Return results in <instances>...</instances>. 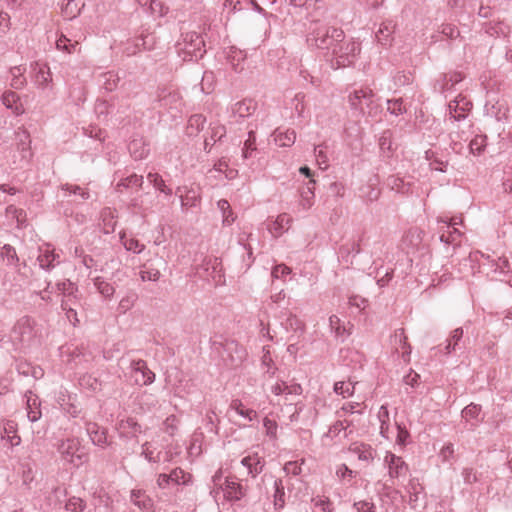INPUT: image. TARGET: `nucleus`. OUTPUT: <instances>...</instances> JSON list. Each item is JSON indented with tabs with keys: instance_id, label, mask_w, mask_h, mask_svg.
<instances>
[{
	"instance_id": "nucleus-26",
	"label": "nucleus",
	"mask_w": 512,
	"mask_h": 512,
	"mask_svg": "<svg viewBox=\"0 0 512 512\" xmlns=\"http://www.w3.org/2000/svg\"><path fill=\"white\" fill-rule=\"evenodd\" d=\"M315 184L316 181L314 179H309L300 190V205L305 210L310 209L313 205Z\"/></svg>"
},
{
	"instance_id": "nucleus-60",
	"label": "nucleus",
	"mask_w": 512,
	"mask_h": 512,
	"mask_svg": "<svg viewBox=\"0 0 512 512\" xmlns=\"http://www.w3.org/2000/svg\"><path fill=\"white\" fill-rule=\"evenodd\" d=\"M354 385L343 381L336 382L334 384V391L338 395H342L344 398L353 395Z\"/></svg>"
},
{
	"instance_id": "nucleus-63",
	"label": "nucleus",
	"mask_w": 512,
	"mask_h": 512,
	"mask_svg": "<svg viewBox=\"0 0 512 512\" xmlns=\"http://www.w3.org/2000/svg\"><path fill=\"white\" fill-rule=\"evenodd\" d=\"M387 110L394 115H400L406 112V108L403 105V100L401 98L399 99H393L387 101Z\"/></svg>"
},
{
	"instance_id": "nucleus-46",
	"label": "nucleus",
	"mask_w": 512,
	"mask_h": 512,
	"mask_svg": "<svg viewBox=\"0 0 512 512\" xmlns=\"http://www.w3.org/2000/svg\"><path fill=\"white\" fill-rule=\"evenodd\" d=\"M170 480L176 485H188L192 482V475L181 468H175L170 473Z\"/></svg>"
},
{
	"instance_id": "nucleus-10",
	"label": "nucleus",
	"mask_w": 512,
	"mask_h": 512,
	"mask_svg": "<svg viewBox=\"0 0 512 512\" xmlns=\"http://www.w3.org/2000/svg\"><path fill=\"white\" fill-rule=\"evenodd\" d=\"M384 462L388 466L389 476L392 479L405 476L409 470L406 462L392 452L386 453Z\"/></svg>"
},
{
	"instance_id": "nucleus-50",
	"label": "nucleus",
	"mask_w": 512,
	"mask_h": 512,
	"mask_svg": "<svg viewBox=\"0 0 512 512\" xmlns=\"http://www.w3.org/2000/svg\"><path fill=\"white\" fill-rule=\"evenodd\" d=\"M141 50H143V48H142V45H141L140 38L138 36V37H135L133 39H128L123 44L122 53L125 54L126 56L130 57V56L136 55Z\"/></svg>"
},
{
	"instance_id": "nucleus-12",
	"label": "nucleus",
	"mask_w": 512,
	"mask_h": 512,
	"mask_svg": "<svg viewBox=\"0 0 512 512\" xmlns=\"http://www.w3.org/2000/svg\"><path fill=\"white\" fill-rule=\"evenodd\" d=\"M117 430L119 435L125 438H135L143 432L142 426L133 417L119 420Z\"/></svg>"
},
{
	"instance_id": "nucleus-39",
	"label": "nucleus",
	"mask_w": 512,
	"mask_h": 512,
	"mask_svg": "<svg viewBox=\"0 0 512 512\" xmlns=\"http://www.w3.org/2000/svg\"><path fill=\"white\" fill-rule=\"evenodd\" d=\"M39 266L44 270H51L55 267L54 263V250L46 248L45 250L40 249V253L37 257Z\"/></svg>"
},
{
	"instance_id": "nucleus-28",
	"label": "nucleus",
	"mask_w": 512,
	"mask_h": 512,
	"mask_svg": "<svg viewBox=\"0 0 512 512\" xmlns=\"http://www.w3.org/2000/svg\"><path fill=\"white\" fill-rule=\"evenodd\" d=\"M387 186L397 193L408 194L411 192L412 183L397 175H391L387 178Z\"/></svg>"
},
{
	"instance_id": "nucleus-6",
	"label": "nucleus",
	"mask_w": 512,
	"mask_h": 512,
	"mask_svg": "<svg viewBox=\"0 0 512 512\" xmlns=\"http://www.w3.org/2000/svg\"><path fill=\"white\" fill-rule=\"evenodd\" d=\"M472 122H452L450 124V147L457 154H463L465 151V143L470 140L473 135Z\"/></svg>"
},
{
	"instance_id": "nucleus-33",
	"label": "nucleus",
	"mask_w": 512,
	"mask_h": 512,
	"mask_svg": "<svg viewBox=\"0 0 512 512\" xmlns=\"http://www.w3.org/2000/svg\"><path fill=\"white\" fill-rule=\"evenodd\" d=\"M481 410V405L472 402L462 410L461 415L467 422L475 420V423L471 425L476 427L479 422L483 421V418H479Z\"/></svg>"
},
{
	"instance_id": "nucleus-25",
	"label": "nucleus",
	"mask_w": 512,
	"mask_h": 512,
	"mask_svg": "<svg viewBox=\"0 0 512 512\" xmlns=\"http://www.w3.org/2000/svg\"><path fill=\"white\" fill-rule=\"evenodd\" d=\"M361 252V246L359 242H347L339 248V258L347 263L352 264V258Z\"/></svg>"
},
{
	"instance_id": "nucleus-34",
	"label": "nucleus",
	"mask_w": 512,
	"mask_h": 512,
	"mask_svg": "<svg viewBox=\"0 0 512 512\" xmlns=\"http://www.w3.org/2000/svg\"><path fill=\"white\" fill-rule=\"evenodd\" d=\"M292 222V218L287 213H282L278 215L276 220L273 222L270 231L273 233L275 237L280 236L285 230L288 229L290 223Z\"/></svg>"
},
{
	"instance_id": "nucleus-32",
	"label": "nucleus",
	"mask_w": 512,
	"mask_h": 512,
	"mask_svg": "<svg viewBox=\"0 0 512 512\" xmlns=\"http://www.w3.org/2000/svg\"><path fill=\"white\" fill-rule=\"evenodd\" d=\"M281 326L287 331H293L301 335L304 332V323L295 315L285 314V319L281 321Z\"/></svg>"
},
{
	"instance_id": "nucleus-42",
	"label": "nucleus",
	"mask_w": 512,
	"mask_h": 512,
	"mask_svg": "<svg viewBox=\"0 0 512 512\" xmlns=\"http://www.w3.org/2000/svg\"><path fill=\"white\" fill-rule=\"evenodd\" d=\"M120 241L127 251L140 254L144 251L145 245L140 243L136 238H128L124 232L120 233Z\"/></svg>"
},
{
	"instance_id": "nucleus-16",
	"label": "nucleus",
	"mask_w": 512,
	"mask_h": 512,
	"mask_svg": "<svg viewBox=\"0 0 512 512\" xmlns=\"http://www.w3.org/2000/svg\"><path fill=\"white\" fill-rule=\"evenodd\" d=\"M348 450L357 455L358 459L366 464H370L374 459L375 450L369 444L353 442L350 444Z\"/></svg>"
},
{
	"instance_id": "nucleus-64",
	"label": "nucleus",
	"mask_w": 512,
	"mask_h": 512,
	"mask_svg": "<svg viewBox=\"0 0 512 512\" xmlns=\"http://www.w3.org/2000/svg\"><path fill=\"white\" fill-rule=\"evenodd\" d=\"M394 84L398 87L409 85L413 82L414 76L411 72H398L394 77Z\"/></svg>"
},
{
	"instance_id": "nucleus-9",
	"label": "nucleus",
	"mask_w": 512,
	"mask_h": 512,
	"mask_svg": "<svg viewBox=\"0 0 512 512\" xmlns=\"http://www.w3.org/2000/svg\"><path fill=\"white\" fill-rule=\"evenodd\" d=\"M224 496L229 501H239L247 493V487L242 485L235 477H227L221 485Z\"/></svg>"
},
{
	"instance_id": "nucleus-55",
	"label": "nucleus",
	"mask_w": 512,
	"mask_h": 512,
	"mask_svg": "<svg viewBox=\"0 0 512 512\" xmlns=\"http://www.w3.org/2000/svg\"><path fill=\"white\" fill-rule=\"evenodd\" d=\"M78 45L79 43L77 41L70 43V40L65 35H61L56 41L57 49L65 51L69 54L75 52L78 48Z\"/></svg>"
},
{
	"instance_id": "nucleus-24",
	"label": "nucleus",
	"mask_w": 512,
	"mask_h": 512,
	"mask_svg": "<svg viewBox=\"0 0 512 512\" xmlns=\"http://www.w3.org/2000/svg\"><path fill=\"white\" fill-rule=\"evenodd\" d=\"M226 135V128L222 124H214L210 126V135L204 140V150L206 152L211 151V147L217 142L221 141Z\"/></svg>"
},
{
	"instance_id": "nucleus-56",
	"label": "nucleus",
	"mask_w": 512,
	"mask_h": 512,
	"mask_svg": "<svg viewBox=\"0 0 512 512\" xmlns=\"http://www.w3.org/2000/svg\"><path fill=\"white\" fill-rule=\"evenodd\" d=\"M363 98L360 97V89H355L349 95V103L352 109L360 111L362 114H366L365 106L362 104Z\"/></svg>"
},
{
	"instance_id": "nucleus-14",
	"label": "nucleus",
	"mask_w": 512,
	"mask_h": 512,
	"mask_svg": "<svg viewBox=\"0 0 512 512\" xmlns=\"http://www.w3.org/2000/svg\"><path fill=\"white\" fill-rule=\"evenodd\" d=\"M130 367L135 373H140L141 375V379L136 378L137 383L149 385L154 382L155 374L148 368L146 361L142 359L132 360Z\"/></svg>"
},
{
	"instance_id": "nucleus-19",
	"label": "nucleus",
	"mask_w": 512,
	"mask_h": 512,
	"mask_svg": "<svg viewBox=\"0 0 512 512\" xmlns=\"http://www.w3.org/2000/svg\"><path fill=\"white\" fill-rule=\"evenodd\" d=\"M463 329L461 327L454 329L449 338L446 340V344L443 348L438 346L439 352H443L444 355H450L457 349L462 348Z\"/></svg>"
},
{
	"instance_id": "nucleus-27",
	"label": "nucleus",
	"mask_w": 512,
	"mask_h": 512,
	"mask_svg": "<svg viewBox=\"0 0 512 512\" xmlns=\"http://www.w3.org/2000/svg\"><path fill=\"white\" fill-rule=\"evenodd\" d=\"M206 124V117L202 114H193L189 117L186 126V134L189 137L197 136Z\"/></svg>"
},
{
	"instance_id": "nucleus-45",
	"label": "nucleus",
	"mask_w": 512,
	"mask_h": 512,
	"mask_svg": "<svg viewBox=\"0 0 512 512\" xmlns=\"http://www.w3.org/2000/svg\"><path fill=\"white\" fill-rule=\"evenodd\" d=\"M274 506L275 509H282L285 506V490L281 479L274 481Z\"/></svg>"
},
{
	"instance_id": "nucleus-57",
	"label": "nucleus",
	"mask_w": 512,
	"mask_h": 512,
	"mask_svg": "<svg viewBox=\"0 0 512 512\" xmlns=\"http://www.w3.org/2000/svg\"><path fill=\"white\" fill-rule=\"evenodd\" d=\"M327 146L325 144H320L314 148V154L316 157V161L320 168H326L328 166V156L326 154Z\"/></svg>"
},
{
	"instance_id": "nucleus-52",
	"label": "nucleus",
	"mask_w": 512,
	"mask_h": 512,
	"mask_svg": "<svg viewBox=\"0 0 512 512\" xmlns=\"http://www.w3.org/2000/svg\"><path fill=\"white\" fill-rule=\"evenodd\" d=\"M15 139L17 141V147L20 151L26 152L29 150L31 140L29 133L25 129L19 128L15 132Z\"/></svg>"
},
{
	"instance_id": "nucleus-58",
	"label": "nucleus",
	"mask_w": 512,
	"mask_h": 512,
	"mask_svg": "<svg viewBox=\"0 0 512 512\" xmlns=\"http://www.w3.org/2000/svg\"><path fill=\"white\" fill-rule=\"evenodd\" d=\"M168 10V7L160 0H152L149 7L147 8V12H150L152 15L159 17L166 15Z\"/></svg>"
},
{
	"instance_id": "nucleus-13",
	"label": "nucleus",
	"mask_w": 512,
	"mask_h": 512,
	"mask_svg": "<svg viewBox=\"0 0 512 512\" xmlns=\"http://www.w3.org/2000/svg\"><path fill=\"white\" fill-rule=\"evenodd\" d=\"M176 194H179L182 209L196 207L200 202L199 191L194 188L178 187Z\"/></svg>"
},
{
	"instance_id": "nucleus-61",
	"label": "nucleus",
	"mask_w": 512,
	"mask_h": 512,
	"mask_svg": "<svg viewBox=\"0 0 512 512\" xmlns=\"http://www.w3.org/2000/svg\"><path fill=\"white\" fill-rule=\"evenodd\" d=\"M454 86H451L448 76H441L436 80L434 84V90L436 92H439L440 94H443L446 97V93L450 90H452Z\"/></svg>"
},
{
	"instance_id": "nucleus-54",
	"label": "nucleus",
	"mask_w": 512,
	"mask_h": 512,
	"mask_svg": "<svg viewBox=\"0 0 512 512\" xmlns=\"http://www.w3.org/2000/svg\"><path fill=\"white\" fill-rule=\"evenodd\" d=\"M137 298L138 296L134 292H131L123 297L118 304L117 309L119 313L125 314L127 311H129L134 306Z\"/></svg>"
},
{
	"instance_id": "nucleus-4",
	"label": "nucleus",
	"mask_w": 512,
	"mask_h": 512,
	"mask_svg": "<svg viewBox=\"0 0 512 512\" xmlns=\"http://www.w3.org/2000/svg\"><path fill=\"white\" fill-rule=\"evenodd\" d=\"M359 52L360 44L345 37L343 41L337 42L326 56L330 57L331 67L338 69L351 65Z\"/></svg>"
},
{
	"instance_id": "nucleus-7",
	"label": "nucleus",
	"mask_w": 512,
	"mask_h": 512,
	"mask_svg": "<svg viewBox=\"0 0 512 512\" xmlns=\"http://www.w3.org/2000/svg\"><path fill=\"white\" fill-rule=\"evenodd\" d=\"M58 452L62 458L78 467L87 461L88 456L81 447L78 438H67L62 440L57 447Z\"/></svg>"
},
{
	"instance_id": "nucleus-23",
	"label": "nucleus",
	"mask_w": 512,
	"mask_h": 512,
	"mask_svg": "<svg viewBox=\"0 0 512 512\" xmlns=\"http://www.w3.org/2000/svg\"><path fill=\"white\" fill-rule=\"evenodd\" d=\"M131 501L144 512H153V500L143 490H132Z\"/></svg>"
},
{
	"instance_id": "nucleus-30",
	"label": "nucleus",
	"mask_w": 512,
	"mask_h": 512,
	"mask_svg": "<svg viewBox=\"0 0 512 512\" xmlns=\"http://www.w3.org/2000/svg\"><path fill=\"white\" fill-rule=\"evenodd\" d=\"M273 135L275 143L280 147H290L296 140V132L293 129H287L286 131L277 129Z\"/></svg>"
},
{
	"instance_id": "nucleus-59",
	"label": "nucleus",
	"mask_w": 512,
	"mask_h": 512,
	"mask_svg": "<svg viewBox=\"0 0 512 512\" xmlns=\"http://www.w3.org/2000/svg\"><path fill=\"white\" fill-rule=\"evenodd\" d=\"M143 183H144V180H143V176L141 175H137V174H132L124 179H122L119 183H118V187H125V188H128V187H131V186H136L138 188H141L143 186Z\"/></svg>"
},
{
	"instance_id": "nucleus-11",
	"label": "nucleus",
	"mask_w": 512,
	"mask_h": 512,
	"mask_svg": "<svg viewBox=\"0 0 512 512\" xmlns=\"http://www.w3.org/2000/svg\"><path fill=\"white\" fill-rule=\"evenodd\" d=\"M241 465L247 469V474L252 478H255L262 473L266 461L263 456H260L257 452H250L247 456L241 460Z\"/></svg>"
},
{
	"instance_id": "nucleus-15",
	"label": "nucleus",
	"mask_w": 512,
	"mask_h": 512,
	"mask_svg": "<svg viewBox=\"0 0 512 512\" xmlns=\"http://www.w3.org/2000/svg\"><path fill=\"white\" fill-rule=\"evenodd\" d=\"M257 104L252 99H244L235 103L232 106V116L236 119V121H240L246 117H249L254 114L256 111Z\"/></svg>"
},
{
	"instance_id": "nucleus-41",
	"label": "nucleus",
	"mask_w": 512,
	"mask_h": 512,
	"mask_svg": "<svg viewBox=\"0 0 512 512\" xmlns=\"http://www.w3.org/2000/svg\"><path fill=\"white\" fill-rule=\"evenodd\" d=\"M230 409L234 410L237 414L248 419L249 421H252L254 418L257 417V412L253 409L246 408L243 405L242 401L239 399L232 400L230 404Z\"/></svg>"
},
{
	"instance_id": "nucleus-29",
	"label": "nucleus",
	"mask_w": 512,
	"mask_h": 512,
	"mask_svg": "<svg viewBox=\"0 0 512 512\" xmlns=\"http://www.w3.org/2000/svg\"><path fill=\"white\" fill-rule=\"evenodd\" d=\"M19 95L11 90L5 91L2 95V103L7 109H11L16 114L23 113V108Z\"/></svg>"
},
{
	"instance_id": "nucleus-3",
	"label": "nucleus",
	"mask_w": 512,
	"mask_h": 512,
	"mask_svg": "<svg viewBox=\"0 0 512 512\" xmlns=\"http://www.w3.org/2000/svg\"><path fill=\"white\" fill-rule=\"evenodd\" d=\"M177 51L184 61H198L206 53L205 41L197 32L183 33L181 41L177 42Z\"/></svg>"
},
{
	"instance_id": "nucleus-38",
	"label": "nucleus",
	"mask_w": 512,
	"mask_h": 512,
	"mask_svg": "<svg viewBox=\"0 0 512 512\" xmlns=\"http://www.w3.org/2000/svg\"><path fill=\"white\" fill-rule=\"evenodd\" d=\"M93 283L97 291L105 298L110 299L115 293L114 286L106 281L103 277H95Z\"/></svg>"
},
{
	"instance_id": "nucleus-53",
	"label": "nucleus",
	"mask_w": 512,
	"mask_h": 512,
	"mask_svg": "<svg viewBox=\"0 0 512 512\" xmlns=\"http://www.w3.org/2000/svg\"><path fill=\"white\" fill-rule=\"evenodd\" d=\"M256 151V136L254 131H249L248 138L244 142V147L242 149V157L244 159L251 158L253 152Z\"/></svg>"
},
{
	"instance_id": "nucleus-37",
	"label": "nucleus",
	"mask_w": 512,
	"mask_h": 512,
	"mask_svg": "<svg viewBox=\"0 0 512 512\" xmlns=\"http://www.w3.org/2000/svg\"><path fill=\"white\" fill-rule=\"evenodd\" d=\"M52 82V74L47 65L39 67L35 75V84L39 89H46Z\"/></svg>"
},
{
	"instance_id": "nucleus-51",
	"label": "nucleus",
	"mask_w": 512,
	"mask_h": 512,
	"mask_svg": "<svg viewBox=\"0 0 512 512\" xmlns=\"http://www.w3.org/2000/svg\"><path fill=\"white\" fill-rule=\"evenodd\" d=\"M139 276L142 281H157L159 280L161 273L159 269L149 266L147 263L141 266Z\"/></svg>"
},
{
	"instance_id": "nucleus-36",
	"label": "nucleus",
	"mask_w": 512,
	"mask_h": 512,
	"mask_svg": "<svg viewBox=\"0 0 512 512\" xmlns=\"http://www.w3.org/2000/svg\"><path fill=\"white\" fill-rule=\"evenodd\" d=\"M1 438L2 440L9 442L12 447L20 444L21 438L17 435L16 425L13 421H7L5 423L4 432Z\"/></svg>"
},
{
	"instance_id": "nucleus-62",
	"label": "nucleus",
	"mask_w": 512,
	"mask_h": 512,
	"mask_svg": "<svg viewBox=\"0 0 512 512\" xmlns=\"http://www.w3.org/2000/svg\"><path fill=\"white\" fill-rule=\"evenodd\" d=\"M85 506L86 504L83 499L73 496L68 499L65 508L71 512H81L84 510Z\"/></svg>"
},
{
	"instance_id": "nucleus-31",
	"label": "nucleus",
	"mask_w": 512,
	"mask_h": 512,
	"mask_svg": "<svg viewBox=\"0 0 512 512\" xmlns=\"http://www.w3.org/2000/svg\"><path fill=\"white\" fill-rule=\"evenodd\" d=\"M128 150L135 160H141L149 153V148L142 139H133L128 145Z\"/></svg>"
},
{
	"instance_id": "nucleus-22",
	"label": "nucleus",
	"mask_w": 512,
	"mask_h": 512,
	"mask_svg": "<svg viewBox=\"0 0 512 512\" xmlns=\"http://www.w3.org/2000/svg\"><path fill=\"white\" fill-rule=\"evenodd\" d=\"M443 223L445 224L447 231L441 233L440 241L445 244L457 245L461 237V232L455 227L458 222L455 219H451L450 222L443 221Z\"/></svg>"
},
{
	"instance_id": "nucleus-47",
	"label": "nucleus",
	"mask_w": 512,
	"mask_h": 512,
	"mask_svg": "<svg viewBox=\"0 0 512 512\" xmlns=\"http://www.w3.org/2000/svg\"><path fill=\"white\" fill-rule=\"evenodd\" d=\"M392 33L393 26L391 25V23H382L378 31L376 32L377 41L384 46L390 44L392 39Z\"/></svg>"
},
{
	"instance_id": "nucleus-48",
	"label": "nucleus",
	"mask_w": 512,
	"mask_h": 512,
	"mask_svg": "<svg viewBox=\"0 0 512 512\" xmlns=\"http://www.w3.org/2000/svg\"><path fill=\"white\" fill-rule=\"evenodd\" d=\"M79 384L82 388L88 389L92 392L101 390V382L92 374H84L79 378Z\"/></svg>"
},
{
	"instance_id": "nucleus-1",
	"label": "nucleus",
	"mask_w": 512,
	"mask_h": 512,
	"mask_svg": "<svg viewBox=\"0 0 512 512\" xmlns=\"http://www.w3.org/2000/svg\"><path fill=\"white\" fill-rule=\"evenodd\" d=\"M345 38L344 31L335 26L329 25L325 21H311L308 27L307 43L318 49L325 50L326 55L336 45L337 42Z\"/></svg>"
},
{
	"instance_id": "nucleus-35",
	"label": "nucleus",
	"mask_w": 512,
	"mask_h": 512,
	"mask_svg": "<svg viewBox=\"0 0 512 512\" xmlns=\"http://www.w3.org/2000/svg\"><path fill=\"white\" fill-rule=\"evenodd\" d=\"M12 76L10 86L16 90L23 89L27 83L26 78L23 76L25 68L22 66H14L10 68Z\"/></svg>"
},
{
	"instance_id": "nucleus-21",
	"label": "nucleus",
	"mask_w": 512,
	"mask_h": 512,
	"mask_svg": "<svg viewBox=\"0 0 512 512\" xmlns=\"http://www.w3.org/2000/svg\"><path fill=\"white\" fill-rule=\"evenodd\" d=\"M360 97L363 98L362 104L365 106L366 114L376 116L379 112V105L375 101V94L368 87L360 88Z\"/></svg>"
},
{
	"instance_id": "nucleus-5",
	"label": "nucleus",
	"mask_w": 512,
	"mask_h": 512,
	"mask_svg": "<svg viewBox=\"0 0 512 512\" xmlns=\"http://www.w3.org/2000/svg\"><path fill=\"white\" fill-rule=\"evenodd\" d=\"M213 347L221 355L226 365L237 367L246 357V351L237 341L232 339H224L221 341H213Z\"/></svg>"
},
{
	"instance_id": "nucleus-20",
	"label": "nucleus",
	"mask_w": 512,
	"mask_h": 512,
	"mask_svg": "<svg viewBox=\"0 0 512 512\" xmlns=\"http://www.w3.org/2000/svg\"><path fill=\"white\" fill-rule=\"evenodd\" d=\"M86 431L93 444L98 446L107 445V431L105 428L100 427L97 423L88 422L86 424Z\"/></svg>"
},
{
	"instance_id": "nucleus-43",
	"label": "nucleus",
	"mask_w": 512,
	"mask_h": 512,
	"mask_svg": "<svg viewBox=\"0 0 512 512\" xmlns=\"http://www.w3.org/2000/svg\"><path fill=\"white\" fill-rule=\"evenodd\" d=\"M0 257L9 266H17L19 262L15 248L9 244H5L0 248Z\"/></svg>"
},
{
	"instance_id": "nucleus-40",
	"label": "nucleus",
	"mask_w": 512,
	"mask_h": 512,
	"mask_svg": "<svg viewBox=\"0 0 512 512\" xmlns=\"http://www.w3.org/2000/svg\"><path fill=\"white\" fill-rule=\"evenodd\" d=\"M329 326L331 332L335 334V337L341 338L342 341L349 335L346 327L341 323V320L337 315H331L329 317Z\"/></svg>"
},
{
	"instance_id": "nucleus-18",
	"label": "nucleus",
	"mask_w": 512,
	"mask_h": 512,
	"mask_svg": "<svg viewBox=\"0 0 512 512\" xmlns=\"http://www.w3.org/2000/svg\"><path fill=\"white\" fill-rule=\"evenodd\" d=\"M226 58L235 72L244 70V62L247 58V53L244 50L231 46L226 52Z\"/></svg>"
},
{
	"instance_id": "nucleus-8",
	"label": "nucleus",
	"mask_w": 512,
	"mask_h": 512,
	"mask_svg": "<svg viewBox=\"0 0 512 512\" xmlns=\"http://www.w3.org/2000/svg\"><path fill=\"white\" fill-rule=\"evenodd\" d=\"M380 178L377 174H373L367 178L359 188V197L365 203L377 201L381 195Z\"/></svg>"
},
{
	"instance_id": "nucleus-49",
	"label": "nucleus",
	"mask_w": 512,
	"mask_h": 512,
	"mask_svg": "<svg viewBox=\"0 0 512 512\" xmlns=\"http://www.w3.org/2000/svg\"><path fill=\"white\" fill-rule=\"evenodd\" d=\"M217 206L222 212L223 224L227 226L231 225L235 221V216L229 202L225 199H221L218 201Z\"/></svg>"
},
{
	"instance_id": "nucleus-2",
	"label": "nucleus",
	"mask_w": 512,
	"mask_h": 512,
	"mask_svg": "<svg viewBox=\"0 0 512 512\" xmlns=\"http://www.w3.org/2000/svg\"><path fill=\"white\" fill-rule=\"evenodd\" d=\"M37 336L35 321L29 316H23L14 324L9 338L15 351L29 347Z\"/></svg>"
},
{
	"instance_id": "nucleus-44",
	"label": "nucleus",
	"mask_w": 512,
	"mask_h": 512,
	"mask_svg": "<svg viewBox=\"0 0 512 512\" xmlns=\"http://www.w3.org/2000/svg\"><path fill=\"white\" fill-rule=\"evenodd\" d=\"M487 137L485 135H475L469 140L468 150L470 154L480 155L486 148Z\"/></svg>"
},
{
	"instance_id": "nucleus-17",
	"label": "nucleus",
	"mask_w": 512,
	"mask_h": 512,
	"mask_svg": "<svg viewBox=\"0 0 512 512\" xmlns=\"http://www.w3.org/2000/svg\"><path fill=\"white\" fill-rule=\"evenodd\" d=\"M407 340L408 338L403 328L397 329L391 339L392 344L394 345L396 350L400 348L402 349L401 356L405 362H408L410 360L411 354V346Z\"/></svg>"
}]
</instances>
